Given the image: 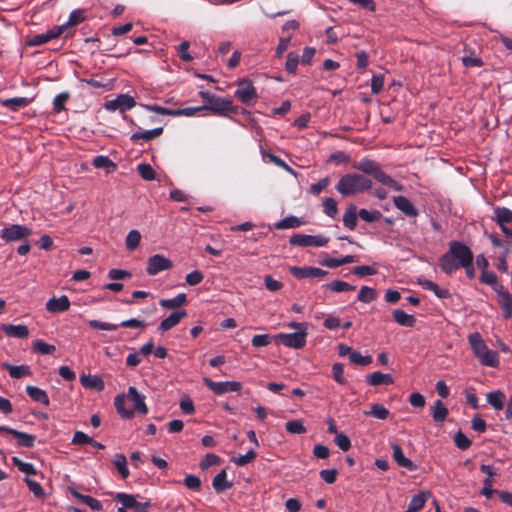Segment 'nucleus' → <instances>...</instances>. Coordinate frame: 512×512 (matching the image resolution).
<instances>
[{"instance_id":"35","label":"nucleus","mask_w":512,"mask_h":512,"mask_svg":"<svg viewBox=\"0 0 512 512\" xmlns=\"http://www.w3.org/2000/svg\"><path fill=\"white\" fill-rule=\"evenodd\" d=\"M392 315L394 321L401 326L413 327L415 325L416 319L414 315L407 314L405 311L401 309L394 310Z\"/></svg>"},{"instance_id":"22","label":"nucleus","mask_w":512,"mask_h":512,"mask_svg":"<svg viewBox=\"0 0 512 512\" xmlns=\"http://www.w3.org/2000/svg\"><path fill=\"white\" fill-rule=\"evenodd\" d=\"M61 28L59 26H55L52 29L48 30L45 33L37 34L33 36L28 41V45L30 46H40L47 42H49L52 39H56L62 35Z\"/></svg>"},{"instance_id":"34","label":"nucleus","mask_w":512,"mask_h":512,"mask_svg":"<svg viewBox=\"0 0 512 512\" xmlns=\"http://www.w3.org/2000/svg\"><path fill=\"white\" fill-rule=\"evenodd\" d=\"M432 417L436 423H443L449 414V410L441 400L434 402L431 407Z\"/></svg>"},{"instance_id":"2","label":"nucleus","mask_w":512,"mask_h":512,"mask_svg":"<svg viewBox=\"0 0 512 512\" xmlns=\"http://www.w3.org/2000/svg\"><path fill=\"white\" fill-rule=\"evenodd\" d=\"M114 405L117 413L124 419H131L135 412L141 415L148 413L145 397L133 386L128 388L126 394L117 395Z\"/></svg>"},{"instance_id":"31","label":"nucleus","mask_w":512,"mask_h":512,"mask_svg":"<svg viewBox=\"0 0 512 512\" xmlns=\"http://www.w3.org/2000/svg\"><path fill=\"white\" fill-rule=\"evenodd\" d=\"M304 224H305V221H303L302 219H300L294 215H290V216H287V217L281 219L280 221L276 222L274 224V228L277 230L292 229V228H298Z\"/></svg>"},{"instance_id":"10","label":"nucleus","mask_w":512,"mask_h":512,"mask_svg":"<svg viewBox=\"0 0 512 512\" xmlns=\"http://www.w3.org/2000/svg\"><path fill=\"white\" fill-rule=\"evenodd\" d=\"M329 242V238L322 235L294 234L289 243L299 247H323Z\"/></svg>"},{"instance_id":"27","label":"nucleus","mask_w":512,"mask_h":512,"mask_svg":"<svg viewBox=\"0 0 512 512\" xmlns=\"http://www.w3.org/2000/svg\"><path fill=\"white\" fill-rule=\"evenodd\" d=\"M68 492L77 500L90 507L92 510H102L101 502L93 498L92 496L81 494L74 487H68Z\"/></svg>"},{"instance_id":"41","label":"nucleus","mask_w":512,"mask_h":512,"mask_svg":"<svg viewBox=\"0 0 512 512\" xmlns=\"http://www.w3.org/2000/svg\"><path fill=\"white\" fill-rule=\"evenodd\" d=\"M80 382L86 388H93L97 391L104 389V381L98 376L82 375Z\"/></svg>"},{"instance_id":"52","label":"nucleus","mask_w":512,"mask_h":512,"mask_svg":"<svg viewBox=\"0 0 512 512\" xmlns=\"http://www.w3.org/2000/svg\"><path fill=\"white\" fill-rule=\"evenodd\" d=\"M137 171L142 179L152 181L156 178V172L150 164L140 163L137 165Z\"/></svg>"},{"instance_id":"23","label":"nucleus","mask_w":512,"mask_h":512,"mask_svg":"<svg viewBox=\"0 0 512 512\" xmlns=\"http://www.w3.org/2000/svg\"><path fill=\"white\" fill-rule=\"evenodd\" d=\"M70 300L66 295H62L59 298L53 297L46 303V309L50 313H61L69 310Z\"/></svg>"},{"instance_id":"64","label":"nucleus","mask_w":512,"mask_h":512,"mask_svg":"<svg viewBox=\"0 0 512 512\" xmlns=\"http://www.w3.org/2000/svg\"><path fill=\"white\" fill-rule=\"evenodd\" d=\"M220 462V457L213 453H208L200 461V468L206 470L211 466L217 465Z\"/></svg>"},{"instance_id":"32","label":"nucleus","mask_w":512,"mask_h":512,"mask_svg":"<svg viewBox=\"0 0 512 512\" xmlns=\"http://www.w3.org/2000/svg\"><path fill=\"white\" fill-rule=\"evenodd\" d=\"M85 12L86 11L84 9L73 10L69 15L68 21L63 25L59 26V28H61L62 33H64V31L68 27H73L82 23L86 19Z\"/></svg>"},{"instance_id":"20","label":"nucleus","mask_w":512,"mask_h":512,"mask_svg":"<svg viewBox=\"0 0 512 512\" xmlns=\"http://www.w3.org/2000/svg\"><path fill=\"white\" fill-rule=\"evenodd\" d=\"M395 207L400 210L405 216L416 218L419 215L418 209L414 204L405 196L398 195L393 197Z\"/></svg>"},{"instance_id":"7","label":"nucleus","mask_w":512,"mask_h":512,"mask_svg":"<svg viewBox=\"0 0 512 512\" xmlns=\"http://www.w3.org/2000/svg\"><path fill=\"white\" fill-rule=\"evenodd\" d=\"M88 324L93 329L107 330V331H114L118 327L134 328V329H138V328L144 329L146 327L145 321L139 320L136 318L124 320L120 324H110V323H106V322H102V321L93 319V320H89Z\"/></svg>"},{"instance_id":"43","label":"nucleus","mask_w":512,"mask_h":512,"mask_svg":"<svg viewBox=\"0 0 512 512\" xmlns=\"http://www.w3.org/2000/svg\"><path fill=\"white\" fill-rule=\"evenodd\" d=\"M3 368L8 370L12 378L19 379L30 374V369L27 365L14 366L9 363H4Z\"/></svg>"},{"instance_id":"12","label":"nucleus","mask_w":512,"mask_h":512,"mask_svg":"<svg viewBox=\"0 0 512 512\" xmlns=\"http://www.w3.org/2000/svg\"><path fill=\"white\" fill-rule=\"evenodd\" d=\"M493 213L492 220L499 225L506 237L512 238V230L506 226L512 223V210L507 207L496 206L493 208Z\"/></svg>"},{"instance_id":"19","label":"nucleus","mask_w":512,"mask_h":512,"mask_svg":"<svg viewBox=\"0 0 512 512\" xmlns=\"http://www.w3.org/2000/svg\"><path fill=\"white\" fill-rule=\"evenodd\" d=\"M163 133V127H157L151 130H142L139 128L138 131L134 132L130 136V141L133 144L141 145L143 142H149L158 138Z\"/></svg>"},{"instance_id":"6","label":"nucleus","mask_w":512,"mask_h":512,"mask_svg":"<svg viewBox=\"0 0 512 512\" xmlns=\"http://www.w3.org/2000/svg\"><path fill=\"white\" fill-rule=\"evenodd\" d=\"M353 167L362 171L363 173L372 175L377 181L392 188L395 191L403 190V186L394 180L391 176L383 172L379 165L373 160L363 159L360 162L354 164Z\"/></svg>"},{"instance_id":"15","label":"nucleus","mask_w":512,"mask_h":512,"mask_svg":"<svg viewBox=\"0 0 512 512\" xmlns=\"http://www.w3.org/2000/svg\"><path fill=\"white\" fill-rule=\"evenodd\" d=\"M173 267L172 261L161 254H155L148 258L146 272L154 276L161 271L169 270Z\"/></svg>"},{"instance_id":"36","label":"nucleus","mask_w":512,"mask_h":512,"mask_svg":"<svg viewBox=\"0 0 512 512\" xmlns=\"http://www.w3.org/2000/svg\"><path fill=\"white\" fill-rule=\"evenodd\" d=\"M429 497L430 492L421 491L420 493L412 497V499L409 502L408 508L411 509V511L419 512L425 506V503L427 502Z\"/></svg>"},{"instance_id":"59","label":"nucleus","mask_w":512,"mask_h":512,"mask_svg":"<svg viewBox=\"0 0 512 512\" xmlns=\"http://www.w3.org/2000/svg\"><path fill=\"white\" fill-rule=\"evenodd\" d=\"M358 214L362 220L368 223L378 221L382 217L381 212L378 210L369 211L367 209H360Z\"/></svg>"},{"instance_id":"46","label":"nucleus","mask_w":512,"mask_h":512,"mask_svg":"<svg viewBox=\"0 0 512 512\" xmlns=\"http://www.w3.org/2000/svg\"><path fill=\"white\" fill-rule=\"evenodd\" d=\"M366 416H372L379 420H386L389 417V410L384 405L376 403L371 406L370 411H365Z\"/></svg>"},{"instance_id":"26","label":"nucleus","mask_w":512,"mask_h":512,"mask_svg":"<svg viewBox=\"0 0 512 512\" xmlns=\"http://www.w3.org/2000/svg\"><path fill=\"white\" fill-rule=\"evenodd\" d=\"M1 330L8 337H14L18 339H25L29 336V329L26 325H13V324H3L1 326Z\"/></svg>"},{"instance_id":"49","label":"nucleus","mask_w":512,"mask_h":512,"mask_svg":"<svg viewBox=\"0 0 512 512\" xmlns=\"http://www.w3.org/2000/svg\"><path fill=\"white\" fill-rule=\"evenodd\" d=\"M141 234L138 230H131L125 239L126 249L134 251L140 244Z\"/></svg>"},{"instance_id":"51","label":"nucleus","mask_w":512,"mask_h":512,"mask_svg":"<svg viewBox=\"0 0 512 512\" xmlns=\"http://www.w3.org/2000/svg\"><path fill=\"white\" fill-rule=\"evenodd\" d=\"M33 350L42 355H49L56 351V347L52 344L46 343L43 340H35L33 342Z\"/></svg>"},{"instance_id":"56","label":"nucleus","mask_w":512,"mask_h":512,"mask_svg":"<svg viewBox=\"0 0 512 512\" xmlns=\"http://www.w3.org/2000/svg\"><path fill=\"white\" fill-rule=\"evenodd\" d=\"M70 95L68 92H63L55 96L53 99V109L56 113H60L65 109V104L69 100Z\"/></svg>"},{"instance_id":"50","label":"nucleus","mask_w":512,"mask_h":512,"mask_svg":"<svg viewBox=\"0 0 512 512\" xmlns=\"http://www.w3.org/2000/svg\"><path fill=\"white\" fill-rule=\"evenodd\" d=\"M376 297L377 293L374 288L362 286L357 296V300L363 303H370L374 301Z\"/></svg>"},{"instance_id":"61","label":"nucleus","mask_w":512,"mask_h":512,"mask_svg":"<svg viewBox=\"0 0 512 512\" xmlns=\"http://www.w3.org/2000/svg\"><path fill=\"white\" fill-rule=\"evenodd\" d=\"M24 481L27 484L29 490L34 494L35 497L42 498L45 496V492L40 483H38L34 480H31L29 477H26L24 479Z\"/></svg>"},{"instance_id":"11","label":"nucleus","mask_w":512,"mask_h":512,"mask_svg":"<svg viewBox=\"0 0 512 512\" xmlns=\"http://www.w3.org/2000/svg\"><path fill=\"white\" fill-rule=\"evenodd\" d=\"M307 332L296 331L294 333H279L275 336V341L288 348L301 349L306 344Z\"/></svg>"},{"instance_id":"4","label":"nucleus","mask_w":512,"mask_h":512,"mask_svg":"<svg viewBox=\"0 0 512 512\" xmlns=\"http://www.w3.org/2000/svg\"><path fill=\"white\" fill-rule=\"evenodd\" d=\"M468 340L474 355L482 365L494 368L498 367L500 363L498 352L489 349L478 332L470 334Z\"/></svg>"},{"instance_id":"3","label":"nucleus","mask_w":512,"mask_h":512,"mask_svg":"<svg viewBox=\"0 0 512 512\" xmlns=\"http://www.w3.org/2000/svg\"><path fill=\"white\" fill-rule=\"evenodd\" d=\"M372 187V182L365 176L357 173L343 175L336 185L337 191L344 197L362 193Z\"/></svg>"},{"instance_id":"54","label":"nucleus","mask_w":512,"mask_h":512,"mask_svg":"<svg viewBox=\"0 0 512 512\" xmlns=\"http://www.w3.org/2000/svg\"><path fill=\"white\" fill-rule=\"evenodd\" d=\"M13 464L23 473H26L27 475H36L37 471L35 467L28 462H24L18 457H12Z\"/></svg>"},{"instance_id":"42","label":"nucleus","mask_w":512,"mask_h":512,"mask_svg":"<svg viewBox=\"0 0 512 512\" xmlns=\"http://www.w3.org/2000/svg\"><path fill=\"white\" fill-rule=\"evenodd\" d=\"M356 256L346 255L342 258H327L321 262L322 265L328 268H337L341 265L350 264L356 262Z\"/></svg>"},{"instance_id":"18","label":"nucleus","mask_w":512,"mask_h":512,"mask_svg":"<svg viewBox=\"0 0 512 512\" xmlns=\"http://www.w3.org/2000/svg\"><path fill=\"white\" fill-rule=\"evenodd\" d=\"M289 272L292 276H294L297 279H304V278H323L328 274L326 270H323L321 268L317 267H297V266H290Z\"/></svg>"},{"instance_id":"17","label":"nucleus","mask_w":512,"mask_h":512,"mask_svg":"<svg viewBox=\"0 0 512 512\" xmlns=\"http://www.w3.org/2000/svg\"><path fill=\"white\" fill-rule=\"evenodd\" d=\"M136 106L135 99L128 94H120L115 99L105 102L104 108L108 111L120 110L125 112Z\"/></svg>"},{"instance_id":"24","label":"nucleus","mask_w":512,"mask_h":512,"mask_svg":"<svg viewBox=\"0 0 512 512\" xmlns=\"http://www.w3.org/2000/svg\"><path fill=\"white\" fill-rule=\"evenodd\" d=\"M392 450V457L400 467L406 468L409 471H414L417 469V466L413 463V461L405 457L404 452L399 444L393 443Z\"/></svg>"},{"instance_id":"21","label":"nucleus","mask_w":512,"mask_h":512,"mask_svg":"<svg viewBox=\"0 0 512 512\" xmlns=\"http://www.w3.org/2000/svg\"><path fill=\"white\" fill-rule=\"evenodd\" d=\"M498 303L503 310L504 319H509L512 316V296L504 286H498L497 289Z\"/></svg>"},{"instance_id":"58","label":"nucleus","mask_w":512,"mask_h":512,"mask_svg":"<svg viewBox=\"0 0 512 512\" xmlns=\"http://www.w3.org/2000/svg\"><path fill=\"white\" fill-rule=\"evenodd\" d=\"M285 428L291 434H304L307 431L301 420L288 421Z\"/></svg>"},{"instance_id":"44","label":"nucleus","mask_w":512,"mask_h":512,"mask_svg":"<svg viewBox=\"0 0 512 512\" xmlns=\"http://www.w3.org/2000/svg\"><path fill=\"white\" fill-rule=\"evenodd\" d=\"M343 224L350 230H354L357 225V209L355 205H350L343 215Z\"/></svg>"},{"instance_id":"14","label":"nucleus","mask_w":512,"mask_h":512,"mask_svg":"<svg viewBox=\"0 0 512 512\" xmlns=\"http://www.w3.org/2000/svg\"><path fill=\"white\" fill-rule=\"evenodd\" d=\"M203 382L206 387L216 395H222L228 392H237L242 388L241 383L238 381L215 382L210 378H204Z\"/></svg>"},{"instance_id":"39","label":"nucleus","mask_w":512,"mask_h":512,"mask_svg":"<svg viewBox=\"0 0 512 512\" xmlns=\"http://www.w3.org/2000/svg\"><path fill=\"white\" fill-rule=\"evenodd\" d=\"M12 436L17 439V445L19 447L32 448L34 446L36 436L25 432L13 430Z\"/></svg>"},{"instance_id":"28","label":"nucleus","mask_w":512,"mask_h":512,"mask_svg":"<svg viewBox=\"0 0 512 512\" xmlns=\"http://www.w3.org/2000/svg\"><path fill=\"white\" fill-rule=\"evenodd\" d=\"M366 382L370 386L392 385L394 383V379L390 374H384L380 371H376L366 376Z\"/></svg>"},{"instance_id":"33","label":"nucleus","mask_w":512,"mask_h":512,"mask_svg":"<svg viewBox=\"0 0 512 512\" xmlns=\"http://www.w3.org/2000/svg\"><path fill=\"white\" fill-rule=\"evenodd\" d=\"M487 402L497 411L504 408L506 396L500 390L492 391L487 394Z\"/></svg>"},{"instance_id":"37","label":"nucleus","mask_w":512,"mask_h":512,"mask_svg":"<svg viewBox=\"0 0 512 512\" xmlns=\"http://www.w3.org/2000/svg\"><path fill=\"white\" fill-rule=\"evenodd\" d=\"M92 164L95 168L105 169L107 173H112L117 168V165L108 156L104 155L94 157Z\"/></svg>"},{"instance_id":"57","label":"nucleus","mask_w":512,"mask_h":512,"mask_svg":"<svg viewBox=\"0 0 512 512\" xmlns=\"http://www.w3.org/2000/svg\"><path fill=\"white\" fill-rule=\"evenodd\" d=\"M299 63V55L295 52H289L285 63V69L290 74H295Z\"/></svg>"},{"instance_id":"5","label":"nucleus","mask_w":512,"mask_h":512,"mask_svg":"<svg viewBox=\"0 0 512 512\" xmlns=\"http://www.w3.org/2000/svg\"><path fill=\"white\" fill-rule=\"evenodd\" d=\"M200 97L204 101L202 106L203 110H208L212 114L219 116H226L229 113H237L239 110L238 106H234L233 102L226 98H221L208 91H200Z\"/></svg>"},{"instance_id":"40","label":"nucleus","mask_w":512,"mask_h":512,"mask_svg":"<svg viewBox=\"0 0 512 512\" xmlns=\"http://www.w3.org/2000/svg\"><path fill=\"white\" fill-rule=\"evenodd\" d=\"M31 100L26 97H15L4 99L1 101L2 106L10 108L12 111H17L20 108H24L30 104Z\"/></svg>"},{"instance_id":"30","label":"nucleus","mask_w":512,"mask_h":512,"mask_svg":"<svg viewBox=\"0 0 512 512\" xmlns=\"http://www.w3.org/2000/svg\"><path fill=\"white\" fill-rule=\"evenodd\" d=\"M213 489L217 493H222L228 489H230L233 486V483L231 481L227 480V473L225 470H221L212 481Z\"/></svg>"},{"instance_id":"25","label":"nucleus","mask_w":512,"mask_h":512,"mask_svg":"<svg viewBox=\"0 0 512 512\" xmlns=\"http://www.w3.org/2000/svg\"><path fill=\"white\" fill-rule=\"evenodd\" d=\"M186 316V310L174 311L167 318L161 321L158 330H160L161 332H166L175 327Z\"/></svg>"},{"instance_id":"62","label":"nucleus","mask_w":512,"mask_h":512,"mask_svg":"<svg viewBox=\"0 0 512 512\" xmlns=\"http://www.w3.org/2000/svg\"><path fill=\"white\" fill-rule=\"evenodd\" d=\"M456 446L461 450H467L471 446V440L462 432L458 431L454 436Z\"/></svg>"},{"instance_id":"16","label":"nucleus","mask_w":512,"mask_h":512,"mask_svg":"<svg viewBox=\"0 0 512 512\" xmlns=\"http://www.w3.org/2000/svg\"><path fill=\"white\" fill-rule=\"evenodd\" d=\"M115 500L120 502L125 508L131 509L135 512H149L151 506L150 501L139 502L131 494L118 493L115 496Z\"/></svg>"},{"instance_id":"48","label":"nucleus","mask_w":512,"mask_h":512,"mask_svg":"<svg viewBox=\"0 0 512 512\" xmlns=\"http://www.w3.org/2000/svg\"><path fill=\"white\" fill-rule=\"evenodd\" d=\"M326 289L332 292H345V291H353L355 286L350 285L349 283L342 280H333L324 286Z\"/></svg>"},{"instance_id":"38","label":"nucleus","mask_w":512,"mask_h":512,"mask_svg":"<svg viewBox=\"0 0 512 512\" xmlns=\"http://www.w3.org/2000/svg\"><path fill=\"white\" fill-rule=\"evenodd\" d=\"M26 392L28 394V396L33 400V401H36V402H39V403H42L44 404L45 406H48L49 405V397L47 395V393L36 387V386H27L26 388Z\"/></svg>"},{"instance_id":"60","label":"nucleus","mask_w":512,"mask_h":512,"mask_svg":"<svg viewBox=\"0 0 512 512\" xmlns=\"http://www.w3.org/2000/svg\"><path fill=\"white\" fill-rule=\"evenodd\" d=\"M323 211L329 217L334 218L338 213L337 202L333 198H325L323 201Z\"/></svg>"},{"instance_id":"1","label":"nucleus","mask_w":512,"mask_h":512,"mask_svg":"<svg viewBox=\"0 0 512 512\" xmlns=\"http://www.w3.org/2000/svg\"><path fill=\"white\" fill-rule=\"evenodd\" d=\"M474 258L472 250L463 242L451 241L448 250L439 258L441 271L450 275Z\"/></svg>"},{"instance_id":"53","label":"nucleus","mask_w":512,"mask_h":512,"mask_svg":"<svg viewBox=\"0 0 512 512\" xmlns=\"http://www.w3.org/2000/svg\"><path fill=\"white\" fill-rule=\"evenodd\" d=\"M480 282L492 286L495 292H497L498 286H503L498 282L497 275L492 271H483L480 276Z\"/></svg>"},{"instance_id":"45","label":"nucleus","mask_w":512,"mask_h":512,"mask_svg":"<svg viewBox=\"0 0 512 512\" xmlns=\"http://www.w3.org/2000/svg\"><path fill=\"white\" fill-rule=\"evenodd\" d=\"M187 302V296L185 293H180L176 297L171 299H162L160 305L166 309H175L181 307Z\"/></svg>"},{"instance_id":"47","label":"nucleus","mask_w":512,"mask_h":512,"mask_svg":"<svg viewBox=\"0 0 512 512\" xmlns=\"http://www.w3.org/2000/svg\"><path fill=\"white\" fill-rule=\"evenodd\" d=\"M113 464L121 475L122 479L129 476V469L127 467V459L124 454H116L113 459Z\"/></svg>"},{"instance_id":"9","label":"nucleus","mask_w":512,"mask_h":512,"mask_svg":"<svg viewBox=\"0 0 512 512\" xmlns=\"http://www.w3.org/2000/svg\"><path fill=\"white\" fill-rule=\"evenodd\" d=\"M31 234L32 230L29 227L20 224H12L1 230L0 237L3 241L9 243L27 240Z\"/></svg>"},{"instance_id":"29","label":"nucleus","mask_w":512,"mask_h":512,"mask_svg":"<svg viewBox=\"0 0 512 512\" xmlns=\"http://www.w3.org/2000/svg\"><path fill=\"white\" fill-rule=\"evenodd\" d=\"M418 283L423 289L432 291L438 298L447 299L451 297V293L446 288H440L436 283L428 279H419Z\"/></svg>"},{"instance_id":"13","label":"nucleus","mask_w":512,"mask_h":512,"mask_svg":"<svg viewBox=\"0 0 512 512\" xmlns=\"http://www.w3.org/2000/svg\"><path fill=\"white\" fill-rule=\"evenodd\" d=\"M143 107L145 109H147L148 111L155 112V113L160 114V115H169V116L184 115V116H188V117L194 116L197 112L203 110L202 106H199V107H187V108L176 109V110L169 109V108H166V107H162V106H159V105H156V104L143 105Z\"/></svg>"},{"instance_id":"8","label":"nucleus","mask_w":512,"mask_h":512,"mask_svg":"<svg viewBox=\"0 0 512 512\" xmlns=\"http://www.w3.org/2000/svg\"><path fill=\"white\" fill-rule=\"evenodd\" d=\"M234 95L240 102L247 106L252 105L258 98L256 88L248 79H242L238 82Z\"/></svg>"},{"instance_id":"63","label":"nucleus","mask_w":512,"mask_h":512,"mask_svg":"<svg viewBox=\"0 0 512 512\" xmlns=\"http://www.w3.org/2000/svg\"><path fill=\"white\" fill-rule=\"evenodd\" d=\"M461 61L466 68L481 67L484 64L482 58L476 56L475 54L463 56Z\"/></svg>"},{"instance_id":"55","label":"nucleus","mask_w":512,"mask_h":512,"mask_svg":"<svg viewBox=\"0 0 512 512\" xmlns=\"http://www.w3.org/2000/svg\"><path fill=\"white\" fill-rule=\"evenodd\" d=\"M349 360L352 364L367 366L372 363V356H362L360 352L353 351L352 353H350Z\"/></svg>"}]
</instances>
